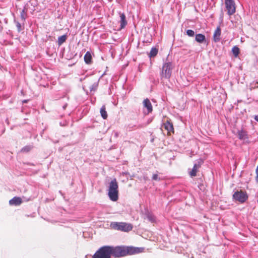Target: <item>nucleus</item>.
<instances>
[{
  "mask_svg": "<svg viewBox=\"0 0 258 258\" xmlns=\"http://www.w3.org/2000/svg\"><path fill=\"white\" fill-rule=\"evenodd\" d=\"M111 254L115 257L124 256L127 255H132L142 252L144 250L143 247H135L133 246H109Z\"/></svg>",
  "mask_w": 258,
  "mask_h": 258,
  "instance_id": "f257e3e1",
  "label": "nucleus"
},
{
  "mask_svg": "<svg viewBox=\"0 0 258 258\" xmlns=\"http://www.w3.org/2000/svg\"><path fill=\"white\" fill-rule=\"evenodd\" d=\"M118 182L116 179L114 178L109 183L108 196L111 201L116 202L118 199Z\"/></svg>",
  "mask_w": 258,
  "mask_h": 258,
  "instance_id": "f03ea898",
  "label": "nucleus"
},
{
  "mask_svg": "<svg viewBox=\"0 0 258 258\" xmlns=\"http://www.w3.org/2000/svg\"><path fill=\"white\" fill-rule=\"evenodd\" d=\"M110 227L114 230L128 232L132 230L133 227L130 223L113 222L110 223Z\"/></svg>",
  "mask_w": 258,
  "mask_h": 258,
  "instance_id": "7ed1b4c3",
  "label": "nucleus"
},
{
  "mask_svg": "<svg viewBox=\"0 0 258 258\" xmlns=\"http://www.w3.org/2000/svg\"><path fill=\"white\" fill-rule=\"evenodd\" d=\"M109 246L101 247L92 256V258H111Z\"/></svg>",
  "mask_w": 258,
  "mask_h": 258,
  "instance_id": "20e7f679",
  "label": "nucleus"
},
{
  "mask_svg": "<svg viewBox=\"0 0 258 258\" xmlns=\"http://www.w3.org/2000/svg\"><path fill=\"white\" fill-rule=\"evenodd\" d=\"M172 63L170 62H165L163 64L161 72L160 73V76L161 79H170L173 69Z\"/></svg>",
  "mask_w": 258,
  "mask_h": 258,
  "instance_id": "39448f33",
  "label": "nucleus"
},
{
  "mask_svg": "<svg viewBox=\"0 0 258 258\" xmlns=\"http://www.w3.org/2000/svg\"><path fill=\"white\" fill-rule=\"evenodd\" d=\"M225 5L227 14L229 16H231L235 13L236 7L233 0H225Z\"/></svg>",
  "mask_w": 258,
  "mask_h": 258,
  "instance_id": "423d86ee",
  "label": "nucleus"
},
{
  "mask_svg": "<svg viewBox=\"0 0 258 258\" xmlns=\"http://www.w3.org/2000/svg\"><path fill=\"white\" fill-rule=\"evenodd\" d=\"M233 198L241 203H244L248 198V196L246 192L240 190L237 191L233 195Z\"/></svg>",
  "mask_w": 258,
  "mask_h": 258,
  "instance_id": "0eeeda50",
  "label": "nucleus"
},
{
  "mask_svg": "<svg viewBox=\"0 0 258 258\" xmlns=\"http://www.w3.org/2000/svg\"><path fill=\"white\" fill-rule=\"evenodd\" d=\"M163 127L166 130H167L168 135H170L171 133H174L173 125L169 121L167 120L165 123H164Z\"/></svg>",
  "mask_w": 258,
  "mask_h": 258,
  "instance_id": "6e6552de",
  "label": "nucleus"
},
{
  "mask_svg": "<svg viewBox=\"0 0 258 258\" xmlns=\"http://www.w3.org/2000/svg\"><path fill=\"white\" fill-rule=\"evenodd\" d=\"M203 163V161L201 159H200V161L199 162V164H195L193 167L191 171L189 172V175L191 177L196 176L197 175V172L198 171V169L201 166V164Z\"/></svg>",
  "mask_w": 258,
  "mask_h": 258,
  "instance_id": "1a4fd4ad",
  "label": "nucleus"
},
{
  "mask_svg": "<svg viewBox=\"0 0 258 258\" xmlns=\"http://www.w3.org/2000/svg\"><path fill=\"white\" fill-rule=\"evenodd\" d=\"M221 28L220 26L217 27L213 34V40L217 42L220 41L221 36Z\"/></svg>",
  "mask_w": 258,
  "mask_h": 258,
  "instance_id": "9d476101",
  "label": "nucleus"
},
{
  "mask_svg": "<svg viewBox=\"0 0 258 258\" xmlns=\"http://www.w3.org/2000/svg\"><path fill=\"white\" fill-rule=\"evenodd\" d=\"M22 203V199L20 197H15L9 201L10 205L19 206Z\"/></svg>",
  "mask_w": 258,
  "mask_h": 258,
  "instance_id": "9b49d317",
  "label": "nucleus"
},
{
  "mask_svg": "<svg viewBox=\"0 0 258 258\" xmlns=\"http://www.w3.org/2000/svg\"><path fill=\"white\" fill-rule=\"evenodd\" d=\"M238 137L240 140H246L248 139V135L247 132L244 130H241L238 131L237 132Z\"/></svg>",
  "mask_w": 258,
  "mask_h": 258,
  "instance_id": "f8f14e48",
  "label": "nucleus"
},
{
  "mask_svg": "<svg viewBox=\"0 0 258 258\" xmlns=\"http://www.w3.org/2000/svg\"><path fill=\"white\" fill-rule=\"evenodd\" d=\"M144 106L147 108L148 113H150L153 110L152 104L149 99L146 98L143 101Z\"/></svg>",
  "mask_w": 258,
  "mask_h": 258,
  "instance_id": "ddd939ff",
  "label": "nucleus"
},
{
  "mask_svg": "<svg viewBox=\"0 0 258 258\" xmlns=\"http://www.w3.org/2000/svg\"><path fill=\"white\" fill-rule=\"evenodd\" d=\"M120 20V29H122L125 27V26L127 25V21L126 20L125 15L123 13H119Z\"/></svg>",
  "mask_w": 258,
  "mask_h": 258,
  "instance_id": "4468645a",
  "label": "nucleus"
},
{
  "mask_svg": "<svg viewBox=\"0 0 258 258\" xmlns=\"http://www.w3.org/2000/svg\"><path fill=\"white\" fill-rule=\"evenodd\" d=\"M84 61L87 64L91 63L92 61V55L90 52L87 51L85 54Z\"/></svg>",
  "mask_w": 258,
  "mask_h": 258,
  "instance_id": "2eb2a0df",
  "label": "nucleus"
},
{
  "mask_svg": "<svg viewBox=\"0 0 258 258\" xmlns=\"http://www.w3.org/2000/svg\"><path fill=\"white\" fill-rule=\"evenodd\" d=\"M196 40L199 43H203L205 41V36L202 34H198L196 35Z\"/></svg>",
  "mask_w": 258,
  "mask_h": 258,
  "instance_id": "dca6fc26",
  "label": "nucleus"
},
{
  "mask_svg": "<svg viewBox=\"0 0 258 258\" xmlns=\"http://www.w3.org/2000/svg\"><path fill=\"white\" fill-rule=\"evenodd\" d=\"M100 114L102 117L106 119L108 117L107 111H106V107L105 105H103L100 109Z\"/></svg>",
  "mask_w": 258,
  "mask_h": 258,
  "instance_id": "f3484780",
  "label": "nucleus"
},
{
  "mask_svg": "<svg viewBox=\"0 0 258 258\" xmlns=\"http://www.w3.org/2000/svg\"><path fill=\"white\" fill-rule=\"evenodd\" d=\"M67 36L66 35H62L58 37L57 44L59 46L62 45L67 40Z\"/></svg>",
  "mask_w": 258,
  "mask_h": 258,
  "instance_id": "a211bd4d",
  "label": "nucleus"
},
{
  "mask_svg": "<svg viewBox=\"0 0 258 258\" xmlns=\"http://www.w3.org/2000/svg\"><path fill=\"white\" fill-rule=\"evenodd\" d=\"M232 52L235 57H237L240 52L239 48L237 46H234L232 49Z\"/></svg>",
  "mask_w": 258,
  "mask_h": 258,
  "instance_id": "6ab92c4d",
  "label": "nucleus"
},
{
  "mask_svg": "<svg viewBox=\"0 0 258 258\" xmlns=\"http://www.w3.org/2000/svg\"><path fill=\"white\" fill-rule=\"evenodd\" d=\"M158 49L156 48H152L149 53V57H155L158 53Z\"/></svg>",
  "mask_w": 258,
  "mask_h": 258,
  "instance_id": "aec40b11",
  "label": "nucleus"
},
{
  "mask_svg": "<svg viewBox=\"0 0 258 258\" xmlns=\"http://www.w3.org/2000/svg\"><path fill=\"white\" fill-rule=\"evenodd\" d=\"M16 28L18 32H21L24 28L23 25H22L19 22L15 21Z\"/></svg>",
  "mask_w": 258,
  "mask_h": 258,
  "instance_id": "412c9836",
  "label": "nucleus"
},
{
  "mask_svg": "<svg viewBox=\"0 0 258 258\" xmlns=\"http://www.w3.org/2000/svg\"><path fill=\"white\" fill-rule=\"evenodd\" d=\"M98 82L95 83L93 84L91 87H90V91H95L98 87Z\"/></svg>",
  "mask_w": 258,
  "mask_h": 258,
  "instance_id": "4be33fe9",
  "label": "nucleus"
},
{
  "mask_svg": "<svg viewBox=\"0 0 258 258\" xmlns=\"http://www.w3.org/2000/svg\"><path fill=\"white\" fill-rule=\"evenodd\" d=\"M186 34L189 37H193L195 35V32L192 30L189 29L186 31Z\"/></svg>",
  "mask_w": 258,
  "mask_h": 258,
  "instance_id": "5701e85b",
  "label": "nucleus"
},
{
  "mask_svg": "<svg viewBox=\"0 0 258 258\" xmlns=\"http://www.w3.org/2000/svg\"><path fill=\"white\" fill-rule=\"evenodd\" d=\"M152 179L154 180H158L159 178H158V175L157 174H154L152 176Z\"/></svg>",
  "mask_w": 258,
  "mask_h": 258,
  "instance_id": "b1692460",
  "label": "nucleus"
},
{
  "mask_svg": "<svg viewBox=\"0 0 258 258\" xmlns=\"http://www.w3.org/2000/svg\"><path fill=\"white\" fill-rule=\"evenodd\" d=\"M255 173H256V176L255 177V181H256L257 183H258V166L256 167V168L255 170Z\"/></svg>",
  "mask_w": 258,
  "mask_h": 258,
  "instance_id": "393cba45",
  "label": "nucleus"
},
{
  "mask_svg": "<svg viewBox=\"0 0 258 258\" xmlns=\"http://www.w3.org/2000/svg\"><path fill=\"white\" fill-rule=\"evenodd\" d=\"M30 150V148L28 147H25L24 148H23L22 149V151L23 152H29Z\"/></svg>",
  "mask_w": 258,
  "mask_h": 258,
  "instance_id": "a878e982",
  "label": "nucleus"
},
{
  "mask_svg": "<svg viewBox=\"0 0 258 258\" xmlns=\"http://www.w3.org/2000/svg\"><path fill=\"white\" fill-rule=\"evenodd\" d=\"M254 119L255 120H256L258 122V115H255Z\"/></svg>",
  "mask_w": 258,
  "mask_h": 258,
  "instance_id": "bb28decb",
  "label": "nucleus"
},
{
  "mask_svg": "<svg viewBox=\"0 0 258 258\" xmlns=\"http://www.w3.org/2000/svg\"><path fill=\"white\" fill-rule=\"evenodd\" d=\"M21 17L23 20H25V18L23 15H22V14L21 15Z\"/></svg>",
  "mask_w": 258,
  "mask_h": 258,
  "instance_id": "cd10ccee",
  "label": "nucleus"
},
{
  "mask_svg": "<svg viewBox=\"0 0 258 258\" xmlns=\"http://www.w3.org/2000/svg\"><path fill=\"white\" fill-rule=\"evenodd\" d=\"M22 102H23V103H26V102H27V100H24Z\"/></svg>",
  "mask_w": 258,
  "mask_h": 258,
  "instance_id": "c85d7f7f",
  "label": "nucleus"
}]
</instances>
